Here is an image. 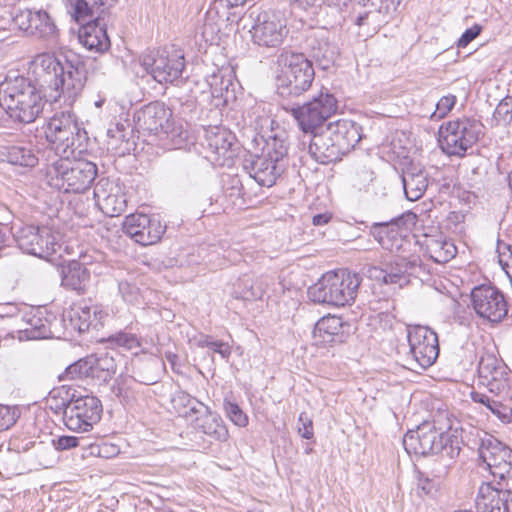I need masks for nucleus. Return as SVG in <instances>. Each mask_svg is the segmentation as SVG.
Wrapping results in <instances>:
<instances>
[{
    "label": "nucleus",
    "mask_w": 512,
    "mask_h": 512,
    "mask_svg": "<svg viewBox=\"0 0 512 512\" xmlns=\"http://www.w3.org/2000/svg\"><path fill=\"white\" fill-rule=\"evenodd\" d=\"M372 13L371 12H366L365 14L363 15H359L357 18H356V24L358 26H361L363 24H365V21L368 19V17L371 15Z\"/></svg>",
    "instance_id": "nucleus-64"
},
{
    "label": "nucleus",
    "mask_w": 512,
    "mask_h": 512,
    "mask_svg": "<svg viewBox=\"0 0 512 512\" xmlns=\"http://www.w3.org/2000/svg\"><path fill=\"white\" fill-rule=\"evenodd\" d=\"M123 130H124V125L117 123V124H115V128L108 129V135L111 136L112 138L123 141L126 139V135H125V133H123Z\"/></svg>",
    "instance_id": "nucleus-61"
},
{
    "label": "nucleus",
    "mask_w": 512,
    "mask_h": 512,
    "mask_svg": "<svg viewBox=\"0 0 512 512\" xmlns=\"http://www.w3.org/2000/svg\"><path fill=\"white\" fill-rule=\"evenodd\" d=\"M255 44L275 47L282 43L288 33L285 20L274 11L261 12L251 30Z\"/></svg>",
    "instance_id": "nucleus-19"
},
{
    "label": "nucleus",
    "mask_w": 512,
    "mask_h": 512,
    "mask_svg": "<svg viewBox=\"0 0 512 512\" xmlns=\"http://www.w3.org/2000/svg\"><path fill=\"white\" fill-rule=\"evenodd\" d=\"M0 160L12 165L30 168L38 163V157L31 148L16 145L0 147Z\"/></svg>",
    "instance_id": "nucleus-37"
},
{
    "label": "nucleus",
    "mask_w": 512,
    "mask_h": 512,
    "mask_svg": "<svg viewBox=\"0 0 512 512\" xmlns=\"http://www.w3.org/2000/svg\"><path fill=\"white\" fill-rule=\"evenodd\" d=\"M447 442V435L432 422H424L415 430H409L403 438L407 453L421 456L439 453Z\"/></svg>",
    "instance_id": "nucleus-13"
},
{
    "label": "nucleus",
    "mask_w": 512,
    "mask_h": 512,
    "mask_svg": "<svg viewBox=\"0 0 512 512\" xmlns=\"http://www.w3.org/2000/svg\"><path fill=\"white\" fill-rule=\"evenodd\" d=\"M493 121L498 126H506L512 122V96L502 99L493 113Z\"/></svg>",
    "instance_id": "nucleus-47"
},
{
    "label": "nucleus",
    "mask_w": 512,
    "mask_h": 512,
    "mask_svg": "<svg viewBox=\"0 0 512 512\" xmlns=\"http://www.w3.org/2000/svg\"><path fill=\"white\" fill-rule=\"evenodd\" d=\"M224 409L226 415L235 425L245 427L248 424V417L236 403L225 401Z\"/></svg>",
    "instance_id": "nucleus-51"
},
{
    "label": "nucleus",
    "mask_w": 512,
    "mask_h": 512,
    "mask_svg": "<svg viewBox=\"0 0 512 512\" xmlns=\"http://www.w3.org/2000/svg\"><path fill=\"white\" fill-rule=\"evenodd\" d=\"M171 113L160 103H150L138 115L140 127L159 135L169 122Z\"/></svg>",
    "instance_id": "nucleus-29"
},
{
    "label": "nucleus",
    "mask_w": 512,
    "mask_h": 512,
    "mask_svg": "<svg viewBox=\"0 0 512 512\" xmlns=\"http://www.w3.org/2000/svg\"><path fill=\"white\" fill-rule=\"evenodd\" d=\"M10 241V233L7 227L0 223V250L7 247Z\"/></svg>",
    "instance_id": "nucleus-63"
},
{
    "label": "nucleus",
    "mask_w": 512,
    "mask_h": 512,
    "mask_svg": "<svg viewBox=\"0 0 512 512\" xmlns=\"http://www.w3.org/2000/svg\"><path fill=\"white\" fill-rule=\"evenodd\" d=\"M336 110L337 100L326 90L307 103L292 107L290 112L304 133L314 134L322 130V125Z\"/></svg>",
    "instance_id": "nucleus-8"
},
{
    "label": "nucleus",
    "mask_w": 512,
    "mask_h": 512,
    "mask_svg": "<svg viewBox=\"0 0 512 512\" xmlns=\"http://www.w3.org/2000/svg\"><path fill=\"white\" fill-rule=\"evenodd\" d=\"M440 478H429L419 472L417 477V489L424 495L435 497L440 489Z\"/></svg>",
    "instance_id": "nucleus-49"
},
{
    "label": "nucleus",
    "mask_w": 512,
    "mask_h": 512,
    "mask_svg": "<svg viewBox=\"0 0 512 512\" xmlns=\"http://www.w3.org/2000/svg\"><path fill=\"white\" fill-rule=\"evenodd\" d=\"M141 65L158 83H172L181 76L185 62L180 51L164 48L143 55Z\"/></svg>",
    "instance_id": "nucleus-11"
},
{
    "label": "nucleus",
    "mask_w": 512,
    "mask_h": 512,
    "mask_svg": "<svg viewBox=\"0 0 512 512\" xmlns=\"http://www.w3.org/2000/svg\"><path fill=\"white\" fill-rule=\"evenodd\" d=\"M426 248L431 259L436 263H447L457 254L454 242L444 235L428 238Z\"/></svg>",
    "instance_id": "nucleus-38"
},
{
    "label": "nucleus",
    "mask_w": 512,
    "mask_h": 512,
    "mask_svg": "<svg viewBox=\"0 0 512 512\" xmlns=\"http://www.w3.org/2000/svg\"><path fill=\"white\" fill-rule=\"evenodd\" d=\"M480 121L462 117L441 125L439 144L443 152L449 156L463 157L479 139L482 133Z\"/></svg>",
    "instance_id": "nucleus-7"
},
{
    "label": "nucleus",
    "mask_w": 512,
    "mask_h": 512,
    "mask_svg": "<svg viewBox=\"0 0 512 512\" xmlns=\"http://www.w3.org/2000/svg\"><path fill=\"white\" fill-rule=\"evenodd\" d=\"M404 192L410 201L420 199L428 187L427 174L416 167L405 171L402 176Z\"/></svg>",
    "instance_id": "nucleus-33"
},
{
    "label": "nucleus",
    "mask_w": 512,
    "mask_h": 512,
    "mask_svg": "<svg viewBox=\"0 0 512 512\" xmlns=\"http://www.w3.org/2000/svg\"><path fill=\"white\" fill-rule=\"evenodd\" d=\"M101 318L102 311L97 306H89L86 303L74 304L63 314L66 329L79 333L87 331L94 322L96 326Z\"/></svg>",
    "instance_id": "nucleus-24"
},
{
    "label": "nucleus",
    "mask_w": 512,
    "mask_h": 512,
    "mask_svg": "<svg viewBox=\"0 0 512 512\" xmlns=\"http://www.w3.org/2000/svg\"><path fill=\"white\" fill-rule=\"evenodd\" d=\"M414 266L415 262H406L404 258H397L394 262L386 263L384 267L387 273V283L402 286L407 282L406 274L410 273Z\"/></svg>",
    "instance_id": "nucleus-42"
},
{
    "label": "nucleus",
    "mask_w": 512,
    "mask_h": 512,
    "mask_svg": "<svg viewBox=\"0 0 512 512\" xmlns=\"http://www.w3.org/2000/svg\"><path fill=\"white\" fill-rule=\"evenodd\" d=\"M276 65V85L281 95L299 96L310 88L315 72L303 53L283 50L277 56Z\"/></svg>",
    "instance_id": "nucleus-5"
},
{
    "label": "nucleus",
    "mask_w": 512,
    "mask_h": 512,
    "mask_svg": "<svg viewBox=\"0 0 512 512\" xmlns=\"http://www.w3.org/2000/svg\"><path fill=\"white\" fill-rule=\"evenodd\" d=\"M456 103V96L447 95L440 98V100L436 104V110L434 111L433 116L437 118L445 117L454 107Z\"/></svg>",
    "instance_id": "nucleus-56"
},
{
    "label": "nucleus",
    "mask_w": 512,
    "mask_h": 512,
    "mask_svg": "<svg viewBox=\"0 0 512 512\" xmlns=\"http://www.w3.org/2000/svg\"><path fill=\"white\" fill-rule=\"evenodd\" d=\"M332 218V215L328 212L316 214L312 217V224L314 226H322L327 224Z\"/></svg>",
    "instance_id": "nucleus-62"
},
{
    "label": "nucleus",
    "mask_w": 512,
    "mask_h": 512,
    "mask_svg": "<svg viewBox=\"0 0 512 512\" xmlns=\"http://www.w3.org/2000/svg\"><path fill=\"white\" fill-rule=\"evenodd\" d=\"M15 26L28 34L49 41L57 37V27L43 9H19L12 18Z\"/></svg>",
    "instance_id": "nucleus-20"
},
{
    "label": "nucleus",
    "mask_w": 512,
    "mask_h": 512,
    "mask_svg": "<svg viewBox=\"0 0 512 512\" xmlns=\"http://www.w3.org/2000/svg\"><path fill=\"white\" fill-rule=\"evenodd\" d=\"M198 432L208 436L211 440L223 442L228 439L229 433L222 418L204 405L190 421Z\"/></svg>",
    "instance_id": "nucleus-25"
},
{
    "label": "nucleus",
    "mask_w": 512,
    "mask_h": 512,
    "mask_svg": "<svg viewBox=\"0 0 512 512\" xmlns=\"http://www.w3.org/2000/svg\"><path fill=\"white\" fill-rule=\"evenodd\" d=\"M188 131L181 125L176 126L168 122L165 129L159 134L161 140H167L173 149L181 148L188 139Z\"/></svg>",
    "instance_id": "nucleus-46"
},
{
    "label": "nucleus",
    "mask_w": 512,
    "mask_h": 512,
    "mask_svg": "<svg viewBox=\"0 0 512 512\" xmlns=\"http://www.w3.org/2000/svg\"><path fill=\"white\" fill-rule=\"evenodd\" d=\"M310 56L327 69L336 57L337 48L325 37L324 32L315 33L309 38Z\"/></svg>",
    "instance_id": "nucleus-30"
},
{
    "label": "nucleus",
    "mask_w": 512,
    "mask_h": 512,
    "mask_svg": "<svg viewBox=\"0 0 512 512\" xmlns=\"http://www.w3.org/2000/svg\"><path fill=\"white\" fill-rule=\"evenodd\" d=\"M207 83L210 87V93L213 98H224V101H227L229 87L232 86V79L230 73L226 74L222 71L213 73L208 77Z\"/></svg>",
    "instance_id": "nucleus-45"
},
{
    "label": "nucleus",
    "mask_w": 512,
    "mask_h": 512,
    "mask_svg": "<svg viewBox=\"0 0 512 512\" xmlns=\"http://www.w3.org/2000/svg\"><path fill=\"white\" fill-rule=\"evenodd\" d=\"M79 136V125L71 113L54 115L45 128V137L60 158L69 157L74 153Z\"/></svg>",
    "instance_id": "nucleus-10"
},
{
    "label": "nucleus",
    "mask_w": 512,
    "mask_h": 512,
    "mask_svg": "<svg viewBox=\"0 0 512 512\" xmlns=\"http://www.w3.org/2000/svg\"><path fill=\"white\" fill-rule=\"evenodd\" d=\"M287 163L263 154L245 159L244 169L261 186L271 187L286 169Z\"/></svg>",
    "instance_id": "nucleus-23"
},
{
    "label": "nucleus",
    "mask_w": 512,
    "mask_h": 512,
    "mask_svg": "<svg viewBox=\"0 0 512 512\" xmlns=\"http://www.w3.org/2000/svg\"><path fill=\"white\" fill-rule=\"evenodd\" d=\"M472 306L478 316L491 322H500L508 313L504 295L496 287L481 285L471 292Z\"/></svg>",
    "instance_id": "nucleus-17"
},
{
    "label": "nucleus",
    "mask_w": 512,
    "mask_h": 512,
    "mask_svg": "<svg viewBox=\"0 0 512 512\" xmlns=\"http://www.w3.org/2000/svg\"><path fill=\"white\" fill-rule=\"evenodd\" d=\"M93 194L97 206L107 216H118L126 209L124 188L116 181L108 178L99 179Z\"/></svg>",
    "instance_id": "nucleus-21"
},
{
    "label": "nucleus",
    "mask_w": 512,
    "mask_h": 512,
    "mask_svg": "<svg viewBox=\"0 0 512 512\" xmlns=\"http://www.w3.org/2000/svg\"><path fill=\"white\" fill-rule=\"evenodd\" d=\"M118 289L125 302L135 304L139 301L140 290L135 284L127 280H122L118 284Z\"/></svg>",
    "instance_id": "nucleus-53"
},
{
    "label": "nucleus",
    "mask_w": 512,
    "mask_h": 512,
    "mask_svg": "<svg viewBox=\"0 0 512 512\" xmlns=\"http://www.w3.org/2000/svg\"><path fill=\"white\" fill-rule=\"evenodd\" d=\"M14 238L20 250L41 259H48L61 248L58 234L47 226H22Z\"/></svg>",
    "instance_id": "nucleus-9"
},
{
    "label": "nucleus",
    "mask_w": 512,
    "mask_h": 512,
    "mask_svg": "<svg viewBox=\"0 0 512 512\" xmlns=\"http://www.w3.org/2000/svg\"><path fill=\"white\" fill-rule=\"evenodd\" d=\"M361 278L346 269L328 271L308 289V297L318 304L344 306L356 298Z\"/></svg>",
    "instance_id": "nucleus-4"
},
{
    "label": "nucleus",
    "mask_w": 512,
    "mask_h": 512,
    "mask_svg": "<svg viewBox=\"0 0 512 512\" xmlns=\"http://www.w3.org/2000/svg\"><path fill=\"white\" fill-rule=\"evenodd\" d=\"M407 339L410 354L420 368L426 369L435 363L439 356V341L432 329L421 325L408 326Z\"/></svg>",
    "instance_id": "nucleus-14"
},
{
    "label": "nucleus",
    "mask_w": 512,
    "mask_h": 512,
    "mask_svg": "<svg viewBox=\"0 0 512 512\" xmlns=\"http://www.w3.org/2000/svg\"><path fill=\"white\" fill-rule=\"evenodd\" d=\"M166 226L158 218L135 213L125 217L123 231L136 243L148 246L156 244L165 232Z\"/></svg>",
    "instance_id": "nucleus-18"
},
{
    "label": "nucleus",
    "mask_w": 512,
    "mask_h": 512,
    "mask_svg": "<svg viewBox=\"0 0 512 512\" xmlns=\"http://www.w3.org/2000/svg\"><path fill=\"white\" fill-rule=\"evenodd\" d=\"M114 0H68L77 22L82 23L80 42L89 50L106 51L110 47L107 22Z\"/></svg>",
    "instance_id": "nucleus-3"
},
{
    "label": "nucleus",
    "mask_w": 512,
    "mask_h": 512,
    "mask_svg": "<svg viewBox=\"0 0 512 512\" xmlns=\"http://www.w3.org/2000/svg\"><path fill=\"white\" fill-rule=\"evenodd\" d=\"M235 140L234 135L223 127L213 126L205 130V141L209 149L225 156Z\"/></svg>",
    "instance_id": "nucleus-39"
},
{
    "label": "nucleus",
    "mask_w": 512,
    "mask_h": 512,
    "mask_svg": "<svg viewBox=\"0 0 512 512\" xmlns=\"http://www.w3.org/2000/svg\"><path fill=\"white\" fill-rule=\"evenodd\" d=\"M400 222L401 219H398L390 224L381 223L374 227L373 235L382 248L390 252H395L400 248L402 242Z\"/></svg>",
    "instance_id": "nucleus-34"
},
{
    "label": "nucleus",
    "mask_w": 512,
    "mask_h": 512,
    "mask_svg": "<svg viewBox=\"0 0 512 512\" xmlns=\"http://www.w3.org/2000/svg\"><path fill=\"white\" fill-rule=\"evenodd\" d=\"M174 410L189 422L205 404L184 391L176 392L171 399Z\"/></svg>",
    "instance_id": "nucleus-40"
},
{
    "label": "nucleus",
    "mask_w": 512,
    "mask_h": 512,
    "mask_svg": "<svg viewBox=\"0 0 512 512\" xmlns=\"http://www.w3.org/2000/svg\"><path fill=\"white\" fill-rule=\"evenodd\" d=\"M270 284V279L265 276L252 278L244 276L239 279L234 291L235 297L243 300L261 299Z\"/></svg>",
    "instance_id": "nucleus-31"
},
{
    "label": "nucleus",
    "mask_w": 512,
    "mask_h": 512,
    "mask_svg": "<svg viewBox=\"0 0 512 512\" xmlns=\"http://www.w3.org/2000/svg\"><path fill=\"white\" fill-rule=\"evenodd\" d=\"M197 345L199 347H207L211 349L213 352L218 353L222 358L228 359L231 354V347L228 343L222 341H215L210 336H202Z\"/></svg>",
    "instance_id": "nucleus-48"
},
{
    "label": "nucleus",
    "mask_w": 512,
    "mask_h": 512,
    "mask_svg": "<svg viewBox=\"0 0 512 512\" xmlns=\"http://www.w3.org/2000/svg\"><path fill=\"white\" fill-rule=\"evenodd\" d=\"M74 395L75 390L70 387L61 386L54 388L49 392L46 400L47 406L55 413L63 412V415L65 416V411L68 410V406L70 405Z\"/></svg>",
    "instance_id": "nucleus-41"
},
{
    "label": "nucleus",
    "mask_w": 512,
    "mask_h": 512,
    "mask_svg": "<svg viewBox=\"0 0 512 512\" xmlns=\"http://www.w3.org/2000/svg\"><path fill=\"white\" fill-rule=\"evenodd\" d=\"M102 411V403L96 396L75 394L65 411V426L73 432H88L101 419Z\"/></svg>",
    "instance_id": "nucleus-12"
},
{
    "label": "nucleus",
    "mask_w": 512,
    "mask_h": 512,
    "mask_svg": "<svg viewBox=\"0 0 512 512\" xmlns=\"http://www.w3.org/2000/svg\"><path fill=\"white\" fill-rule=\"evenodd\" d=\"M342 330V320L337 316H324L316 324L313 330V339L317 345H325L334 342Z\"/></svg>",
    "instance_id": "nucleus-35"
},
{
    "label": "nucleus",
    "mask_w": 512,
    "mask_h": 512,
    "mask_svg": "<svg viewBox=\"0 0 512 512\" xmlns=\"http://www.w3.org/2000/svg\"><path fill=\"white\" fill-rule=\"evenodd\" d=\"M262 154L277 159L280 162L287 163L288 145L286 138L277 134L269 136L265 141Z\"/></svg>",
    "instance_id": "nucleus-44"
},
{
    "label": "nucleus",
    "mask_w": 512,
    "mask_h": 512,
    "mask_svg": "<svg viewBox=\"0 0 512 512\" xmlns=\"http://www.w3.org/2000/svg\"><path fill=\"white\" fill-rule=\"evenodd\" d=\"M20 412L17 407L0 405V431L8 430L19 418Z\"/></svg>",
    "instance_id": "nucleus-52"
},
{
    "label": "nucleus",
    "mask_w": 512,
    "mask_h": 512,
    "mask_svg": "<svg viewBox=\"0 0 512 512\" xmlns=\"http://www.w3.org/2000/svg\"><path fill=\"white\" fill-rule=\"evenodd\" d=\"M308 152L315 161L321 164L338 161L344 155L324 129L313 134Z\"/></svg>",
    "instance_id": "nucleus-27"
},
{
    "label": "nucleus",
    "mask_w": 512,
    "mask_h": 512,
    "mask_svg": "<svg viewBox=\"0 0 512 512\" xmlns=\"http://www.w3.org/2000/svg\"><path fill=\"white\" fill-rule=\"evenodd\" d=\"M367 275L372 280H375L379 283L388 284L385 267L371 266L367 270Z\"/></svg>",
    "instance_id": "nucleus-60"
},
{
    "label": "nucleus",
    "mask_w": 512,
    "mask_h": 512,
    "mask_svg": "<svg viewBox=\"0 0 512 512\" xmlns=\"http://www.w3.org/2000/svg\"><path fill=\"white\" fill-rule=\"evenodd\" d=\"M324 130L336 142L345 155L361 140V128L349 119H338L329 122Z\"/></svg>",
    "instance_id": "nucleus-26"
},
{
    "label": "nucleus",
    "mask_w": 512,
    "mask_h": 512,
    "mask_svg": "<svg viewBox=\"0 0 512 512\" xmlns=\"http://www.w3.org/2000/svg\"><path fill=\"white\" fill-rule=\"evenodd\" d=\"M44 105L41 92L26 77L7 79L0 86V106L14 121L25 124L34 122Z\"/></svg>",
    "instance_id": "nucleus-2"
},
{
    "label": "nucleus",
    "mask_w": 512,
    "mask_h": 512,
    "mask_svg": "<svg viewBox=\"0 0 512 512\" xmlns=\"http://www.w3.org/2000/svg\"><path fill=\"white\" fill-rule=\"evenodd\" d=\"M29 70L39 82L53 90L54 101L63 98L68 105L81 94L86 82L85 65L72 53H38L30 61Z\"/></svg>",
    "instance_id": "nucleus-1"
},
{
    "label": "nucleus",
    "mask_w": 512,
    "mask_h": 512,
    "mask_svg": "<svg viewBox=\"0 0 512 512\" xmlns=\"http://www.w3.org/2000/svg\"><path fill=\"white\" fill-rule=\"evenodd\" d=\"M298 422V433L301 437L311 439L314 435L312 420L303 412L299 415Z\"/></svg>",
    "instance_id": "nucleus-58"
},
{
    "label": "nucleus",
    "mask_w": 512,
    "mask_h": 512,
    "mask_svg": "<svg viewBox=\"0 0 512 512\" xmlns=\"http://www.w3.org/2000/svg\"><path fill=\"white\" fill-rule=\"evenodd\" d=\"M22 320L25 322V327L20 333H23L26 339L36 340L50 337L49 322L42 317V312L39 309L25 313Z\"/></svg>",
    "instance_id": "nucleus-36"
},
{
    "label": "nucleus",
    "mask_w": 512,
    "mask_h": 512,
    "mask_svg": "<svg viewBox=\"0 0 512 512\" xmlns=\"http://www.w3.org/2000/svg\"><path fill=\"white\" fill-rule=\"evenodd\" d=\"M109 341L126 350H134L140 347V342L137 336L128 332H119L112 335L110 336Z\"/></svg>",
    "instance_id": "nucleus-50"
},
{
    "label": "nucleus",
    "mask_w": 512,
    "mask_h": 512,
    "mask_svg": "<svg viewBox=\"0 0 512 512\" xmlns=\"http://www.w3.org/2000/svg\"><path fill=\"white\" fill-rule=\"evenodd\" d=\"M53 446L58 451L69 450L79 445V438L75 436L63 435L52 440Z\"/></svg>",
    "instance_id": "nucleus-57"
},
{
    "label": "nucleus",
    "mask_w": 512,
    "mask_h": 512,
    "mask_svg": "<svg viewBox=\"0 0 512 512\" xmlns=\"http://www.w3.org/2000/svg\"><path fill=\"white\" fill-rule=\"evenodd\" d=\"M470 397L473 402L481 404L502 422L508 423L511 421L512 407L509 404L512 398L511 390L504 394V396L500 393H490V395H487L471 391Z\"/></svg>",
    "instance_id": "nucleus-28"
},
{
    "label": "nucleus",
    "mask_w": 512,
    "mask_h": 512,
    "mask_svg": "<svg viewBox=\"0 0 512 512\" xmlns=\"http://www.w3.org/2000/svg\"><path fill=\"white\" fill-rule=\"evenodd\" d=\"M482 27L475 24L471 28L467 29L459 38L457 42L458 48H465L470 42H472L481 32Z\"/></svg>",
    "instance_id": "nucleus-59"
},
{
    "label": "nucleus",
    "mask_w": 512,
    "mask_h": 512,
    "mask_svg": "<svg viewBox=\"0 0 512 512\" xmlns=\"http://www.w3.org/2000/svg\"><path fill=\"white\" fill-rule=\"evenodd\" d=\"M62 286L78 293L85 290L89 281L90 273L88 269L78 261H71L62 267Z\"/></svg>",
    "instance_id": "nucleus-32"
},
{
    "label": "nucleus",
    "mask_w": 512,
    "mask_h": 512,
    "mask_svg": "<svg viewBox=\"0 0 512 512\" xmlns=\"http://www.w3.org/2000/svg\"><path fill=\"white\" fill-rule=\"evenodd\" d=\"M135 379L128 375H120L112 385L111 391L122 403L129 404L135 400Z\"/></svg>",
    "instance_id": "nucleus-43"
},
{
    "label": "nucleus",
    "mask_w": 512,
    "mask_h": 512,
    "mask_svg": "<svg viewBox=\"0 0 512 512\" xmlns=\"http://www.w3.org/2000/svg\"><path fill=\"white\" fill-rule=\"evenodd\" d=\"M401 2L402 0H381L376 11V14L382 15L380 22L386 24L392 20Z\"/></svg>",
    "instance_id": "nucleus-54"
},
{
    "label": "nucleus",
    "mask_w": 512,
    "mask_h": 512,
    "mask_svg": "<svg viewBox=\"0 0 512 512\" xmlns=\"http://www.w3.org/2000/svg\"><path fill=\"white\" fill-rule=\"evenodd\" d=\"M97 176V166L87 160L60 158L46 170L50 187L65 193H83L90 188Z\"/></svg>",
    "instance_id": "nucleus-6"
},
{
    "label": "nucleus",
    "mask_w": 512,
    "mask_h": 512,
    "mask_svg": "<svg viewBox=\"0 0 512 512\" xmlns=\"http://www.w3.org/2000/svg\"><path fill=\"white\" fill-rule=\"evenodd\" d=\"M478 380L481 385L488 388L489 393H500L504 396L511 390L507 367L491 354L483 355L480 358Z\"/></svg>",
    "instance_id": "nucleus-22"
},
{
    "label": "nucleus",
    "mask_w": 512,
    "mask_h": 512,
    "mask_svg": "<svg viewBox=\"0 0 512 512\" xmlns=\"http://www.w3.org/2000/svg\"><path fill=\"white\" fill-rule=\"evenodd\" d=\"M479 458L494 477H512V450L491 435L481 440Z\"/></svg>",
    "instance_id": "nucleus-15"
},
{
    "label": "nucleus",
    "mask_w": 512,
    "mask_h": 512,
    "mask_svg": "<svg viewBox=\"0 0 512 512\" xmlns=\"http://www.w3.org/2000/svg\"><path fill=\"white\" fill-rule=\"evenodd\" d=\"M375 180V173L369 166H362L356 170L354 185L359 189H366Z\"/></svg>",
    "instance_id": "nucleus-55"
},
{
    "label": "nucleus",
    "mask_w": 512,
    "mask_h": 512,
    "mask_svg": "<svg viewBox=\"0 0 512 512\" xmlns=\"http://www.w3.org/2000/svg\"><path fill=\"white\" fill-rule=\"evenodd\" d=\"M116 368L113 355L108 352H99L71 364L67 367L66 373L71 378L90 377L106 383L116 373Z\"/></svg>",
    "instance_id": "nucleus-16"
}]
</instances>
